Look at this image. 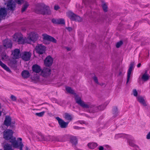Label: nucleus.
<instances>
[{"instance_id":"nucleus-1","label":"nucleus","mask_w":150,"mask_h":150,"mask_svg":"<svg viewBox=\"0 0 150 150\" xmlns=\"http://www.w3.org/2000/svg\"><path fill=\"white\" fill-rule=\"evenodd\" d=\"M75 100L76 103L81 107L89 109V112L91 113H95L100 110H103L105 108L104 105H101L98 106L94 105L89 102L85 103L83 101L80 96L75 95Z\"/></svg>"},{"instance_id":"nucleus-2","label":"nucleus","mask_w":150,"mask_h":150,"mask_svg":"<svg viewBox=\"0 0 150 150\" xmlns=\"http://www.w3.org/2000/svg\"><path fill=\"white\" fill-rule=\"evenodd\" d=\"M39 6L42 7V9L39 10L36 8L35 12L37 13H40L43 15H50L51 13V11L48 6H46L43 4H41Z\"/></svg>"},{"instance_id":"nucleus-3","label":"nucleus","mask_w":150,"mask_h":150,"mask_svg":"<svg viewBox=\"0 0 150 150\" xmlns=\"http://www.w3.org/2000/svg\"><path fill=\"white\" fill-rule=\"evenodd\" d=\"M67 14L68 17L72 20L78 21H81V18L79 16L76 15L71 11H68L67 13Z\"/></svg>"},{"instance_id":"nucleus-4","label":"nucleus","mask_w":150,"mask_h":150,"mask_svg":"<svg viewBox=\"0 0 150 150\" xmlns=\"http://www.w3.org/2000/svg\"><path fill=\"white\" fill-rule=\"evenodd\" d=\"M38 35L34 32L30 33L27 39L28 42H29L30 43L31 42H35L37 40L38 37Z\"/></svg>"},{"instance_id":"nucleus-5","label":"nucleus","mask_w":150,"mask_h":150,"mask_svg":"<svg viewBox=\"0 0 150 150\" xmlns=\"http://www.w3.org/2000/svg\"><path fill=\"white\" fill-rule=\"evenodd\" d=\"M12 41L9 39H5L3 42V47L5 50L8 49H11L12 47Z\"/></svg>"},{"instance_id":"nucleus-6","label":"nucleus","mask_w":150,"mask_h":150,"mask_svg":"<svg viewBox=\"0 0 150 150\" xmlns=\"http://www.w3.org/2000/svg\"><path fill=\"white\" fill-rule=\"evenodd\" d=\"M13 131L12 130L7 129L4 132V138L6 140H9L13 136Z\"/></svg>"},{"instance_id":"nucleus-7","label":"nucleus","mask_w":150,"mask_h":150,"mask_svg":"<svg viewBox=\"0 0 150 150\" xmlns=\"http://www.w3.org/2000/svg\"><path fill=\"white\" fill-rule=\"evenodd\" d=\"M35 50L37 53L39 54H42L45 53L46 47L41 44H39L36 46Z\"/></svg>"},{"instance_id":"nucleus-8","label":"nucleus","mask_w":150,"mask_h":150,"mask_svg":"<svg viewBox=\"0 0 150 150\" xmlns=\"http://www.w3.org/2000/svg\"><path fill=\"white\" fill-rule=\"evenodd\" d=\"M56 119L58 121L60 127L62 128H66L69 123L68 122H64L62 119L60 118L59 117H56Z\"/></svg>"},{"instance_id":"nucleus-9","label":"nucleus","mask_w":150,"mask_h":150,"mask_svg":"<svg viewBox=\"0 0 150 150\" xmlns=\"http://www.w3.org/2000/svg\"><path fill=\"white\" fill-rule=\"evenodd\" d=\"M42 36L44 40L50 41L54 43H56L57 42L56 40L54 38L46 34H42Z\"/></svg>"},{"instance_id":"nucleus-10","label":"nucleus","mask_w":150,"mask_h":150,"mask_svg":"<svg viewBox=\"0 0 150 150\" xmlns=\"http://www.w3.org/2000/svg\"><path fill=\"white\" fill-rule=\"evenodd\" d=\"M53 59L50 56L47 57L44 61L45 65L46 67H50L52 64Z\"/></svg>"},{"instance_id":"nucleus-11","label":"nucleus","mask_w":150,"mask_h":150,"mask_svg":"<svg viewBox=\"0 0 150 150\" xmlns=\"http://www.w3.org/2000/svg\"><path fill=\"white\" fill-rule=\"evenodd\" d=\"M9 140L13 147L15 148H17L19 147V144L18 145V142L16 140V138L15 137L12 136Z\"/></svg>"},{"instance_id":"nucleus-12","label":"nucleus","mask_w":150,"mask_h":150,"mask_svg":"<svg viewBox=\"0 0 150 150\" xmlns=\"http://www.w3.org/2000/svg\"><path fill=\"white\" fill-rule=\"evenodd\" d=\"M31 54L29 52H25L23 53L21 56L22 59L25 61H28L30 59Z\"/></svg>"},{"instance_id":"nucleus-13","label":"nucleus","mask_w":150,"mask_h":150,"mask_svg":"<svg viewBox=\"0 0 150 150\" xmlns=\"http://www.w3.org/2000/svg\"><path fill=\"white\" fill-rule=\"evenodd\" d=\"M51 70L48 68H44L42 71L41 75L43 77H46L50 74Z\"/></svg>"},{"instance_id":"nucleus-14","label":"nucleus","mask_w":150,"mask_h":150,"mask_svg":"<svg viewBox=\"0 0 150 150\" xmlns=\"http://www.w3.org/2000/svg\"><path fill=\"white\" fill-rule=\"evenodd\" d=\"M12 54L13 57L15 59H18L20 57L21 54L20 50L19 49H16L12 52Z\"/></svg>"},{"instance_id":"nucleus-15","label":"nucleus","mask_w":150,"mask_h":150,"mask_svg":"<svg viewBox=\"0 0 150 150\" xmlns=\"http://www.w3.org/2000/svg\"><path fill=\"white\" fill-rule=\"evenodd\" d=\"M0 54H1L2 59H5L8 58V56L6 53L4 47L1 45H0Z\"/></svg>"},{"instance_id":"nucleus-16","label":"nucleus","mask_w":150,"mask_h":150,"mask_svg":"<svg viewBox=\"0 0 150 150\" xmlns=\"http://www.w3.org/2000/svg\"><path fill=\"white\" fill-rule=\"evenodd\" d=\"M134 65V63L133 62H131L130 64L128 70V71L127 73V79L126 82L127 83L128 82L129 80L130 74H131Z\"/></svg>"},{"instance_id":"nucleus-17","label":"nucleus","mask_w":150,"mask_h":150,"mask_svg":"<svg viewBox=\"0 0 150 150\" xmlns=\"http://www.w3.org/2000/svg\"><path fill=\"white\" fill-rule=\"evenodd\" d=\"M52 21L53 23L57 24H64L65 23L64 20L63 18H53L52 19Z\"/></svg>"},{"instance_id":"nucleus-18","label":"nucleus","mask_w":150,"mask_h":150,"mask_svg":"<svg viewBox=\"0 0 150 150\" xmlns=\"http://www.w3.org/2000/svg\"><path fill=\"white\" fill-rule=\"evenodd\" d=\"M15 7V4L14 1H11L8 2L7 8L8 10H13Z\"/></svg>"},{"instance_id":"nucleus-19","label":"nucleus","mask_w":150,"mask_h":150,"mask_svg":"<svg viewBox=\"0 0 150 150\" xmlns=\"http://www.w3.org/2000/svg\"><path fill=\"white\" fill-rule=\"evenodd\" d=\"M70 142L72 144V146L75 147V146L77 144L78 140L76 137L71 136L70 138Z\"/></svg>"},{"instance_id":"nucleus-20","label":"nucleus","mask_w":150,"mask_h":150,"mask_svg":"<svg viewBox=\"0 0 150 150\" xmlns=\"http://www.w3.org/2000/svg\"><path fill=\"white\" fill-rule=\"evenodd\" d=\"M32 69L33 72L36 73H39L41 71L40 67L37 64L34 65L33 66Z\"/></svg>"},{"instance_id":"nucleus-21","label":"nucleus","mask_w":150,"mask_h":150,"mask_svg":"<svg viewBox=\"0 0 150 150\" xmlns=\"http://www.w3.org/2000/svg\"><path fill=\"white\" fill-rule=\"evenodd\" d=\"M11 120L10 116H6L4 122V125L7 126H9L11 124Z\"/></svg>"},{"instance_id":"nucleus-22","label":"nucleus","mask_w":150,"mask_h":150,"mask_svg":"<svg viewBox=\"0 0 150 150\" xmlns=\"http://www.w3.org/2000/svg\"><path fill=\"white\" fill-rule=\"evenodd\" d=\"M6 14V11L5 8H0V21L1 20V18L5 17Z\"/></svg>"},{"instance_id":"nucleus-23","label":"nucleus","mask_w":150,"mask_h":150,"mask_svg":"<svg viewBox=\"0 0 150 150\" xmlns=\"http://www.w3.org/2000/svg\"><path fill=\"white\" fill-rule=\"evenodd\" d=\"M17 42H18L19 44H23L25 43L26 42L30 44V42H28L27 39L26 38L24 39L22 37V35L19 39Z\"/></svg>"},{"instance_id":"nucleus-24","label":"nucleus","mask_w":150,"mask_h":150,"mask_svg":"<svg viewBox=\"0 0 150 150\" xmlns=\"http://www.w3.org/2000/svg\"><path fill=\"white\" fill-rule=\"evenodd\" d=\"M149 74L146 72L142 75L141 79L143 81H146L149 80Z\"/></svg>"},{"instance_id":"nucleus-25","label":"nucleus","mask_w":150,"mask_h":150,"mask_svg":"<svg viewBox=\"0 0 150 150\" xmlns=\"http://www.w3.org/2000/svg\"><path fill=\"white\" fill-rule=\"evenodd\" d=\"M21 75L23 78H27L29 77L30 74L28 71L24 70L22 72Z\"/></svg>"},{"instance_id":"nucleus-26","label":"nucleus","mask_w":150,"mask_h":150,"mask_svg":"<svg viewBox=\"0 0 150 150\" xmlns=\"http://www.w3.org/2000/svg\"><path fill=\"white\" fill-rule=\"evenodd\" d=\"M52 141L62 142L63 140L61 139V137L59 136H52Z\"/></svg>"},{"instance_id":"nucleus-27","label":"nucleus","mask_w":150,"mask_h":150,"mask_svg":"<svg viewBox=\"0 0 150 150\" xmlns=\"http://www.w3.org/2000/svg\"><path fill=\"white\" fill-rule=\"evenodd\" d=\"M0 66L7 71H11L9 68L5 64L3 63L0 59Z\"/></svg>"},{"instance_id":"nucleus-28","label":"nucleus","mask_w":150,"mask_h":150,"mask_svg":"<svg viewBox=\"0 0 150 150\" xmlns=\"http://www.w3.org/2000/svg\"><path fill=\"white\" fill-rule=\"evenodd\" d=\"M88 146L89 148L93 149L96 148L98 145L96 143H88Z\"/></svg>"},{"instance_id":"nucleus-29","label":"nucleus","mask_w":150,"mask_h":150,"mask_svg":"<svg viewBox=\"0 0 150 150\" xmlns=\"http://www.w3.org/2000/svg\"><path fill=\"white\" fill-rule=\"evenodd\" d=\"M94 20L96 23H102L103 21V18L102 17L99 16L95 18Z\"/></svg>"},{"instance_id":"nucleus-30","label":"nucleus","mask_w":150,"mask_h":150,"mask_svg":"<svg viewBox=\"0 0 150 150\" xmlns=\"http://www.w3.org/2000/svg\"><path fill=\"white\" fill-rule=\"evenodd\" d=\"M22 35L18 33H15L13 35V40L14 41L17 42L19 39Z\"/></svg>"},{"instance_id":"nucleus-31","label":"nucleus","mask_w":150,"mask_h":150,"mask_svg":"<svg viewBox=\"0 0 150 150\" xmlns=\"http://www.w3.org/2000/svg\"><path fill=\"white\" fill-rule=\"evenodd\" d=\"M66 90L68 93L72 94H75V98L76 95H77L79 96L78 95L74 93V91L73 90H72L71 87H67L66 88Z\"/></svg>"},{"instance_id":"nucleus-32","label":"nucleus","mask_w":150,"mask_h":150,"mask_svg":"<svg viewBox=\"0 0 150 150\" xmlns=\"http://www.w3.org/2000/svg\"><path fill=\"white\" fill-rule=\"evenodd\" d=\"M138 101L141 103L144 106L146 105V104L145 102L144 99L142 97L139 96L137 97Z\"/></svg>"},{"instance_id":"nucleus-33","label":"nucleus","mask_w":150,"mask_h":150,"mask_svg":"<svg viewBox=\"0 0 150 150\" xmlns=\"http://www.w3.org/2000/svg\"><path fill=\"white\" fill-rule=\"evenodd\" d=\"M4 150H13L11 146L9 144H5L4 146Z\"/></svg>"},{"instance_id":"nucleus-34","label":"nucleus","mask_w":150,"mask_h":150,"mask_svg":"<svg viewBox=\"0 0 150 150\" xmlns=\"http://www.w3.org/2000/svg\"><path fill=\"white\" fill-rule=\"evenodd\" d=\"M64 118L67 120L69 121V122L71 121L72 119L71 116L67 113H65Z\"/></svg>"},{"instance_id":"nucleus-35","label":"nucleus","mask_w":150,"mask_h":150,"mask_svg":"<svg viewBox=\"0 0 150 150\" xmlns=\"http://www.w3.org/2000/svg\"><path fill=\"white\" fill-rule=\"evenodd\" d=\"M9 65L13 67H16V61L14 60L13 61H11L9 63Z\"/></svg>"},{"instance_id":"nucleus-36","label":"nucleus","mask_w":150,"mask_h":150,"mask_svg":"<svg viewBox=\"0 0 150 150\" xmlns=\"http://www.w3.org/2000/svg\"><path fill=\"white\" fill-rule=\"evenodd\" d=\"M29 6V4L28 3H26L23 5L21 11L22 12H24L27 9Z\"/></svg>"},{"instance_id":"nucleus-37","label":"nucleus","mask_w":150,"mask_h":150,"mask_svg":"<svg viewBox=\"0 0 150 150\" xmlns=\"http://www.w3.org/2000/svg\"><path fill=\"white\" fill-rule=\"evenodd\" d=\"M113 113L115 117L117 116L118 112V110L116 107H114L112 110Z\"/></svg>"},{"instance_id":"nucleus-38","label":"nucleus","mask_w":150,"mask_h":150,"mask_svg":"<svg viewBox=\"0 0 150 150\" xmlns=\"http://www.w3.org/2000/svg\"><path fill=\"white\" fill-rule=\"evenodd\" d=\"M95 0H83L84 4L86 5H87L89 3L93 2Z\"/></svg>"},{"instance_id":"nucleus-39","label":"nucleus","mask_w":150,"mask_h":150,"mask_svg":"<svg viewBox=\"0 0 150 150\" xmlns=\"http://www.w3.org/2000/svg\"><path fill=\"white\" fill-rule=\"evenodd\" d=\"M52 136L50 135L46 136L45 137L44 140L52 141Z\"/></svg>"},{"instance_id":"nucleus-40","label":"nucleus","mask_w":150,"mask_h":150,"mask_svg":"<svg viewBox=\"0 0 150 150\" xmlns=\"http://www.w3.org/2000/svg\"><path fill=\"white\" fill-rule=\"evenodd\" d=\"M45 137L41 133H39L38 137V138L39 140L41 141L44 140Z\"/></svg>"},{"instance_id":"nucleus-41","label":"nucleus","mask_w":150,"mask_h":150,"mask_svg":"<svg viewBox=\"0 0 150 150\" xmlns=\"http://www.w3.org/2000/svg\"><path fill=\"white\" fill-rule=\"evenodd\" d=\"M123 42L122 40L117 42L116 45V47L117 48H119L123 44Z\"/></svg>"},{"instance_id":"nucleus-42","label":"nucleus","mask_w":150,"mask_h":150,"mask_svg":"<svg viewBox=\"0 0 150 150\" xmlns=\"http://www.w3.org/2000/svg\"><path fill=\"white\" fill-rule=\"evenodd\" d=\"M32 79L35 81H38L39 79V76L38 75L36 74L32 77Z\"/></svg>"},{"instance_id":"nucleus-43","label":"nucleus","mask_w":150,"mask_h":150,"mask_svg":"<svg viewBox=\"0 0 150 150\" xmlns=\"http://www.w3.org/2000/svg\"><path fill=\"white\" fill-rule=\"evenodd\" d=\"M123 137V135L121 134H116L115 136V139H117L119 138L122 137Z\"/></svg>"},{"instance_id":"nucleus-44","label":"nucleus","mask_w":150,"mask_h":150,"mask_svg":"<svg viewBox=\"0 0 150 150\" xmlns=\"http://www.w3.org/2000/svg\"><path fill=\"white\" fill-rule=\"evenodd\" d=\"M45 113V111H42V112H40L36 113L35 114L36 115H37L38 116L41 117H42V116H43L44 115Z\"/></svg>"},{"instance_id":"nucleus-45","label":"nucleus","mask_w":150,"mask_h":150,"mask_svg":"<svg viewBox=\"0 0 150 150\" xmlns=\"http://www.w3.org/2000/svg\"><path fill=\"white\" fill-rule=\"evenodd\" d=\"M103 8L104 12H106L107 11V6L105 4H103L102 6Z\"/></svg>"},{"instance_id":"nucleus-46","label":"nucleus","mask_w":150,"mask_h":150,"mask_svg":"<svg viewBox=\"0 0 150 150\" xmlns=\"http://www.w3.org/2000/svg\"><path fill=\"white\" fill-rule=\"evenodd\" d=\"M10 98L11 100L13 101H15L16 100V98L13 96V95H11V96Z\"/></svg>"},{"instance_id":"nucleus-47","label":"nucleus","mask_w":150,"mask_h":150,"mask_svg":"<svg viewBox=\"0 0 150 150\" xmlns=\"http://www.w3.org/2000/svg\"><path fill=\"white\" fill-rule=\"evenodd\" d=\"M19 147L20 150H23L22 149L24 146L23 144L22 143V142H20L19 144Z\"/></svg>"},{"instance_id":"nucleus-48","label":"nucleus","mask_w":150,"mask_h":150,"mask_svg":"<svg viewBox=\"0 0 150 150\" xmlns=\"http://www.w3.org/2000/svg\"><path fill=\"white\" fill-rule=\"evenodd\" d=\"M23 0H16V2L18 4H21L23 1Z\"/></svg>"},{"instance_id":"nucleus-49","label":"nucleus","mask_w":150,"mask_h":150,"mask_svg":"<svg viewBox=\"0 0 150 150\" xmlns=\"http://www.w3.org/2000/svg\"><path fill=\"white\" fill-rule=\"evenodd\" d=\"M93 79L94 81L97 84H98V79H97V78L96 77V76H95L93 77Z\"/></svg>"},{"instance_id":"nucleus-50","label":"nucleus","mask_w":150,"mask_h":150,"mask_svg":"<svg viewBox=\"0 0 150 150\" xmlns=\"http://www.w3.org/2000/svg\"><path fill=\"white\" fill-rule=\"evenodd\" d=\"M133 93L134 95L135 96H137L138 93L137 90L136 89H134L133 90Z\"/></svg>"},{"instance_id":"nucleus-51","label":"nucleus","mask_w":150,"mask_h":150,"mask_svg":"<svg viewBox=\"0 0 150 150\" xmlns=\"http://www.w3.org/2000/svg\"><path fill=\"white\" fill-rule=\"evenodd\" d=\"M73 128L74 129H80L83 128L79 127L76 126H74L73 127Z\"/></svg>"},{"instance_id":"nucleus-52","label":"nucleus","mask_w":150,"mask_h":150,"mask_svg":"<svg viewBox=\"0 0 150 150\" xmlns=\"http://www.w3.org/2000/svg\"><path fill=\"white\" fill-rule=\"evenodd\" d=\"M146 138L148 139H150V132L147 135Z\"/></svg>"},{"instance_id":"nucleus-53","label":"nucleus","mask_w":150,"mask_h":150,"mask_svg":"<svg viewBox=\"0 0 150 150\" xmlns=\"http://www.w3.org/2000/svg\"><path fill=\"white\" fill-rule=\"evenodd\" d=\"M59 8V7L58 6H54V9L56 10H57Z\"/></svg>"},{"instance_id":"nucleus-54","label":"nucleus","mask_w":150,"mask_h":150,"mask_svg":"<svg viewBox=\"0 0 150 150\" xmlns=\"http://www.w3.org/2000/svg\"><path fill=\"white\" fill-rule=\"evenodd\" d=\"M99 150H103L104 149V148L102 146H100L99 147Z\"/></svg>"},{"instance_id":"nucleus-55","label":"nucleus","mask_w":150,"mask_h":150,"mask_svg":"<svg viewBox=\"0 0 150 150\" xmlns=\"http://www.w3.org/2000/svg\"><path fill=\"white\" fill-rule=\"evenodd\" d=\"M129 144L130 146H134V144L132 143H131L130 142L129 143Z\"/></svg>"},{"instance_id":"nucleus-56","label":"nucleus","mask_w":150,"mask_h":150,"mask_svg":"<svg viewBox=\"0 0 150 150\" xmlns=\"http://www.w3.org/2000/svg\"><path fill=\"white\" fill-rule=\"evenodd\" d=\"M141 63H139L137 66V67L138 68L139 67H140V66H141Z\"/></svg>"},{"instance_id":"nucleus-57","label":"nucleus","mask_w":150,"mask_h":150,"mask_svg":"<svg viewBox=\"0 0 150 150\" xmlns=\"http://www.w3.org/2000/svg\"><path fill=\"white\" fill-rule=\"evenodd\" d=\"M67 50L68 51H69L71 50V49L69 47H67Z\"/></svg>"},{"instance_id":"nucleus-58","label":"nucleus","mask_w":150,"mask_h":150,"mask_svg":"<svg viewBox=\"0 0 150 150\" xmlns=\"http://www.w3.org/2000/svg\"><path fill=\"white\" fill-rule=\"evenodd\" d=\"M18 140H20L21 141L20 142H21L22 139L21 138H18Z\"/></svg>"},{"instance_id":"nucleus-59","label":"nucleus","mask_w":150,"mask_h":150,"mask_svg":"<svg viewBox=\"0 0 150 150\" xmlns=\"http://www.w3.org/2000/svg\"><path fill=\"white\" fill-rule=\"evenodd\" d=\"M86 14L87 15H89V13H88V12H87L86 13Z\"/></svg>"},{"instance_id":"nucleus-60","label":"nucleus","mask_w":150,"mask_h":150,"mask_svg":"<svg viewBox=\"0 0 150 150\" xmlns=\"http://www.w3.org/2000/svg\"><path fill=\"white\" fill-rule=\"evenodd\" d=\"M141 79H139V81H138V82L139 83H140V82H141Z\"/></svg>"},{"instance_id":"nucleus-61","label":"nucleus","mask_w":150,"mask_h":150,"mask_svg":"<svg viewBox=\"0 0 150 150\" xmlns=\"http://www.w3.org/2000/svg\"><path fill=\"white\" fill-rule=\"evenodd\" d=\"M26 150H28V148L27 147H26Z\"/></svg>"},{"instance_id":"nucleus-62","label":"nucleus","mask_w":150,"mask_h":150,"mask_svg":"<svg viewBox=\"0 0 150 150\" xmlns=\"http://www.w3.org/2000/svg\"><path fill=\"white\" fill-rule=\"evenodd\" d=\"M45 109L47 110V111H46V112H48V109L47 108H45Z\"/></svg>"},{"instance_id":"nucleus-63","label":"nucleus","mask_w":150,"mask_h":150,"mask_svg":"<svg viewBox=\"0 0 150 150\" xmlns=\"http://www.w3.org/2000/svg\"><path fill=\"white\" fill-rule=\"evenodd\" d=\"M1 115V112L0 111V116Z\"/></svg>"},{"instance_id":"nucleus-64","label":"nucleus","mask_w":150,"mask_h":150,"mask_svg":"<svg viewBox=\"0 0 150 150\" xmlns=\"http://www.w3.org/2000/svg\"><path fill=\"white\" fill-rule=\"evenodd\" d=\"M147 5V6H146V7H147V6H149V4H148V5Z\"/></svg>"}]
</instances>
